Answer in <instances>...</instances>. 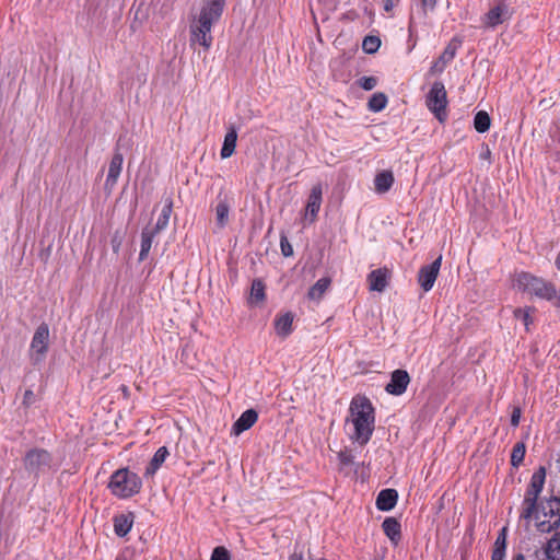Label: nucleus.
I'll return each mask as SVG.
<instances>
[{"mask_svg": "<svg viewBox=\"0 0 560 560\" xmlns=\"http://www.w3.org/2000/svg\"><path fill=\"white\" fill-rule=\"evenodd\" d=\"M330 285V279L329 278H322L319 279L310 290L307 293V296L310 300L318 302L325 294V292L328 290Z\"/></svg>", "mask_w": 560, "mask_h": 560, "instance_id": "cd10ccee", "label": "nucleus"}, {"mask_svg": "<svg viewBox=\"0 0 560 560\" xmlns=\"http://www.w3.org/2000/svg\"><path fill=\"white\" fill-rule=\"evenodd\" d=\"M515 284L520 290L528 292L539 299L551 301L556 299L557 290L555 285L542 279L527 272L517 275Z\"/></svg>", "mask_w": 560, "mask_h": 560, "instance_id": "39448f33", "label": "nucleus"}, {"mask_svg": "<svg viewBox=\"0 0 560 560\" xmlns=\"http://www.w3.org/2000/svg\"><path fill=\"white\" fill-rule=\"evenodd\" d=\"M374 408L371 401L363 396H355L349 407L347 424L352 427L349 432L351 440L364 445L371 439L374 430Z\"/></svg>", "mask_w": 560, "mask_h": 560, "instance_id": "f03ea898", "label": "nucleus"}, {"mask_svg": "<svg viewBox=\"0 0 560 560\" xmlns=\"http://www.w3.org/2000/svg\"><path fill=\"white\" fill-rule=\"evenodd\" d=\"M382 528L389 540L397 545L401 537L400 524L394 517H386L383 521Z\"/></svg>", "mask_w": 560, "mask_h": 560, "instance_id": "6ab92c4d", "label": "nucleus"}, {"mask_svg": "<svg viewBox=\"0 0 560 560\" xmlns=\"http://www.w3.org/2000/svg\"><path fill=\"white\" fill-rule=\"evenodd\" d=\"M224 1L205 0L200 11L192 18L189 25L191 45L198 44L205 50L210 49L213 40L211 28L222 15Z\"/></svg>", "mask_w": 560, "mask_h": 560, "instance_id": "f257e3e1", "label": "nucleus"}, {"mask_svg": "<svg viewBox=\"0 0 560 560\" xmlns=\"http://www.w3.org/2000/svg\"><path fill=\"white\" fill-rule=\"evenodd\" d=\"M258 415L254 409H248L244 411L241 417L233 424L232 431L234 434L238 435L242 432L248 430L254 425L257 421Z\"/></svg>", "mask_w": 560, "mask_h": 560, "instance_id": "2eb2a0df", "label": "nucleus"}, {"mask_svg": "<svg viewBox=\"0 0 560 560\" xmlns=\"http://www.w3.org/2000/svg\"><path fill=\"white\" fill-rule=\"evenodd\" d=\"M369 288L371 291L382 292L387 287V270L376 269L368 276Z\"/></svg>", "mask_w": 560, "mask_h": 560, "instance_id": "f3484780", "label": "nucleus"}, {"mask_svg": "<svg viewBox=\"0 0 560 560\" xmlns=\"http://www.w3.org/2000/svg\"><path fill=\"white\" fill-rule=\"evenodd\" d=\"M513 15L510 5L504 1H498L483 16L482 21L487 27L494 28L509 21Z\"/></svg>", "mask_w": 560, "mask_h": 560, "instance_id": "1a4fd4ad", "label": "nucleus"}, {"mask_svg": "<svg viewBox=\"0 0 560 560\" xmlns=\"http://www.w3.org/2000/svg\"><path fill=\"white\" fill-rule=\"evenodd\" d=\"M380 45H381V40H380L378 37H376V36H366L363 39L362 48H363V50L365 52L373 54V52H375L380 48Z\"/></svg>", "mask_w": 560, "mask_h": 560, "instance_id": "c9c22d12", "label": "nucleus"}, {"mask_svg": "<svg viewBox=\"0 0 560 560\" xmlns=\"http://www.w3.org/2000/svg\"><path fill=\"white\" fill-rule=\"evenodd\" d=\"M280 245H281L282 254L285 257L291 256L293 254L292 246L289 244V242H288V240L285 237L281 238Z\"/></svg>", "mask_w": 560, "mask_h": 560, "instance_id": "58836bf2", "label": "nucleus"}, {"mask_svg": "<svg viewBox=\"0 0 560 560\" xmlns=\"http://www.w3.org/2000/svg\"><path fill=\"white\" fill-rule=\"evenodd\" d=\"M49 345V328L47 324H40L32 338L30 346V358L33 362H40L48 350Z\"/></svg>", "mask_w": 560, "mask_h": 560, "instance_id": "6e6552de", "label": "nucleus"}, {"mask_svg": "<svg viewBox=\"0 0 560 560\" xmlns=\"http://www.w3.org/2000/svg\"><path fill=\"white\" fill-rule=\"evenodd\" d=\"M490 155V150L487 148L486 152L482 154L483 158H488Z\"/></svg>", "mask_w": 560, "mask_h": 560, "instance_id": "8fccbe9b", "label": "nucleus"}, {"mask_svg": "<svg viewBox=\"0 0 560 560\" xmlns=\"http://www.w3.org/2000/svg\"><path fill=\"white\" fill-rule=\"evenodd\" d=\"M124 156L121 153L116 152L109 163L107 177L105 180V188L112 190L120 176L122 170Z\"/></svg>", "mask_w": 560, "mask_h": 560, "instance_id": "4468645a", "label": "nucleus"}, {"mask_svg": "<svg viewBox=\"0 0 560 560\" xmlns=\"http://www.w3.org/2000/svg\"><path fill=\"white\" fill-rule=\"evenodd\" d=\"M339 459L340 462L343 464V465H350L352 463V457L350 454H347V453H340L339 454Z\"/></svg>", "mask_w": 560, "mask_h": 560, "instance_id": "79ce46f5", "label": "nucleus"}, {"mask_svg": "<svg viewBox=\"0 0 560 560\" xmlns=\"http://www.w3.org/2000/svg\"><path fill=\"white\" fill-rule=\"evenodd\" d=\"M108 488L114 495L126 499L140 491L141 480L137 474L122 468L112 475Z\"/></svg>", "mask_w": 560, "mask_h": 560, "instance_id": "20e7f679", "label": "nucleus"}, {"mask_svg": "<svg viewBox=\"0 0 560 560\" xmlns=\"http://www.w3.org/2000/svg\"><path fill=\"white\" fill-rule=\"evenodd\" d=\"M292 324H293V315L291 313H285L282 315H279L275 319V329L277 335L281 337H287L292 331Z\"/></svg>", "mask_w": 560, "mask_h": 560, "instance_id": "393cba45", "label": "nucleus"}, {"mask_svg": "<svg viewBox=\"0 0 560 560\" xmlns=\"http://www.w3.org/2000/svg\"><path fill=\"white\" fill-rule=\"evenodd\" d=\"M289 560H303V556L301 552H293L290 556Z\"/></svg>", "mask_w": 560, "mask_h": 560, "instance_id": "37998d69", "label": "nucleus"}, {"mask_svg": "<svg viewBox=\"0 0 560 560\" xmlns=\"http://www.w3.org/2000/svg\"><path fill=\"white\" fill-rule=\"evenodd\" d=\"M231 205L226 199H220L215 207V221L220 229L224 228L229 221Z\"/></svg>", "mask_w": 560, "mask_h": 560, "instance_id": "bb28decb", "label": "nucleus"}, {"mask_svg": "<svg viewBox=\"0 0 560 560\" xmlns=\"http://www.w3.org/2000/svg\"><path fill=\"white\" fill-rule=\"evenodd\" d=\"M521 419V410L518 408H515L511 416V424L513 427H517Z\"/></svg>", "mask_w": 560, "mask_h": 560, "instance_id": "ea45409f", "label": "nucleus"}, {"mask_svg": "<svg viewBox=\"0 0 560 560\" xmlns=\"http://www.w3.org/2000/svg\"><path fill=\"white\" fill-rule=\"evenodd\" d=\"M172 209H173V200L170 197H166L163 200L162 209L160 211V214H159V218L156 220L155 226L152 230H154L155 232L160 233L161 231H163L167 226L168 221H170V217H171V213H172Z\"/></svg>", "mask_w": 560, "mask_h": 560, "instance_id": "aec40b11", "label": "nucleus"}, {"mask_svg": "<svg viewBox=\"0 0 560 560\" xmlns=\"http://www.w3.org/2000/svg\"><path fill=\"white\" fill-rule=\"evenodd\" d=\"M436 5V0H422V8L424 12L433 11Z\"/></svg>", "mask_w": 560, "mask_h": 560, "instance_id": "a19ab883", "label": "nucleus"}, {"mask_svg": "<svg viewBox=\"0 0 560 560\" xmlns=\"http://www.w3.org/2000/svg\"><path fill=\"white\" fill-rule=\"evenodd\" d=\"M513 560H525V557L522 553H517L514 556Z\"/></svg>", "mask_w": 560, "mask_h": 560, "instance_id": "49530a36", "label": "nucleus"}, {"mask_svg": "<svg viewBox=\"0 0 560 560\" xmlns=\"http://www.w3.org/2000/svg\"><path fill=\"white\" fill-rule=\"evenodd\" d=\"M113 248H114V250H115V252H117V250H118V248H119V243H115V244L113 245Z\"/></svg>", "mask_w": 560, "mask_h": 560, "instance_id": "3c124183", "label": "nucleus"}, {"mask_svg": "<svg viewBox=\"0 0 560 560\" xmlns=\"http://www.w3.org/2000/svg\"><path fill=\"white\" fill-rule=\"evenodd\" d=\"M393 7V3L388 0L386 3H385V10L386 11H389Z\"/></svg>", "mask_w": 560, "mask_h": 560, "instance_id": "de8ad7c7", "label": "nucleus"}, {"mask_svg": "<svg viewBox=\"0 0 560 560\" xmlns=\"http://www.w3.org/2000/svg\"><path fill=\"white\" fill-rule=\"evenodd\" d=\"M394 184V175L390 171H383L376 174L374 178V188L378 194H384L390 189Z\"/></svg>", "mask_w": 560, "mask_h": 560, "instance_id": "5701e85b", "label": "nucleus"}, {"mask_svg": "<svg viewBox=\"0 0 560 560\" xmlns=\"http://www.w3.org/2000/svg\"><path fill=\"white\" fill-rule=\"evenodd\" d=\"M358 84L365 91H371L377 85L375 77H363L358 81Z\"/></svg>", "mask_w": 560, "mask_h": 560, "instance_id": "e433bc0d", "label": "nucleus"}, {"mask_svg": "<svg viewBox=\"0 0 560 560\" xmlns=\"http://www.w3.org/2000/svg\"><path fill=\"white\" fill-rule=\"evenodd\" d=\"M265 298V284L259 279L254 280L250 288L248 304L250 306H259L264 303Z\"/></svg>", "mask_w": 560, "mask_h": 560, "instance_id": "b1692460", "label": "nucleus"}, {"mask_svg": "<svg viewBox=\"0 0 560 560\" xmlns=\"http://www.w3.org/2000/svg\"><path fill=\"white\" fill-rule=\"evenodd\" d=\"M553 301H555V303H553V304H555V306H556V307H558V308H560V296H557V295H556V299H553Z\"/></svg>", "mask_w": 560, "mask_h": 560, "instance_id": "a18cd8bd", "label": "nucleus"}, {"mask_svg": "<svg viewBox=\"0 0 560 560\" xmlns=\"http://www.w3.org/2000/svg\"><path fill=\"white\" fill-rule=\"evenodd\" d=\"M410 383V376L405 370H395L390 375V381L386 385L385 390L395 396L402 395Z\"/></svg>", "mask_w": 560, "mask_h": 560, "instance_id": "f8f14e48", "label": "nucleus"}, {"mask_svg": "<svg viewBox=\"0 0 560 560\" xmlns=\"http://www.w3.org/2000/svg\"><path fill=\"white\" fill-rule=\"evenodd\" d=\"M168 456V451L165 446H161L155 454L153 455L152 459L150 460L148 467L145 468L144 476L152 477L158 469L162 466V464L165 462L166 457Z\"/></svg>", "mask_w": 560, "mask_h": 560, "instance_id": "412c9836", "label": "nucleus"}, {"mask_svg": "<svg viewBox=\"0 0 560 560\" xmlns=\"http://www.w3.org/2000/svg\"><path fill=\"white\" fill-rule=\"evenodd\" d=\"M442 264V256H439L432 264L421 267L418 273V282L425 291H430L439 275Z\"/></svg>", "mask_w": 560, "mask_h": 560, "instance_id": "9d476101", "label": "nucleus"}, {"mask_svg": "<svg viewBox=\"0 0 560 560\" xmlns=\"http://www.w3.org/2000/svg\"><path fill=\"white\" fill-rule=\"evenodd\" d=\"M446 90L442 82H434L427 96V106L435 115V117L443 121L446 117Z\"/></svg>", "mask_w": 560, "mask_h": 560, "instance_id": "0eeeda50", "label": "nucleus"}, {"mask_svg": "<svg viewBox=\"0 0 560 560\" xmlns=\"http://www.w3.org/2000/svg\"><path fill=\"white\" fill-rule=\"evenodd\" d=\"M442 65V61H440V58L434 62V65L432 66V70L434 71H439L440 67Z\"/></svg>", "mask_w": 560, "mask_h": 560, "instance_id": "c03bdc74", "label": "nucleus"}, {"mask_svg": "<svg viewBox=\"0 0 560 560\" xmlns=\"http://www.w3.org/2000/svg\"><path fill=\"white\" fill-rule=\"evenodd\" d=\"M545 553L548 560H560V534L548 541Z\"/></svg>", "mask_w": 560, "mask_h": 560, "instance_id": "7c9ffc66", "label": "nucleus"}, {"mask_svg": "<svg viewBox=\"0 0 560 560\" xmlns=\"http://www.w3.org/2000/svg\"><path fill=\"white\" fill-rule=\"evenodd\" d=\"M32 395H33V393L31 390H26L25 395H24V398L25 399L31 398Z\"/></svg>", "mask_w": 560, "mask_h": 560, "instance_id": "09e8293b", "label": "nucleus"}, {"mask_svg": "<svg viewBox=\"0 0 560 560\" xmlns=\"http://www.w3.org/2000/svg\"><path fill=\"white\" fill-rule=\"evenodd\" d=\"M528 521H534L536 528L540 533H550L560 525V499L550 498L541 501L533 511V516Z\"/></svg>", "mask_w": 560, "mask_h": 560, "instance_id": "7ed1b4c3", "label": "nucleus"}, {"mask_svg": "<svg viewBox=\"0 0 560 560\" xmlns=\"http://www.w3.org/2000/svg\"><path fill=\"white\" fill-rule=\"evenodd\" d=\"M322 185H314L306 202L304 212V223L312 224L316 221L322 205Z\"/></svg>", "mask_w": 560, "mask_h": 560, "instance_id": "9b49d317", "label": "nucleus"}, {"mask_svg": "<svg viewBox=\"0 0 560 560\" xmlns=\"http://www.w3.org/2000/svg\"><path fill=\"white\" fill-rule=\"evenodd\" d=\"M514 317L524 324L527 331L529 330V326L534 322L530 307L516 308L514 311Z\"/></svg>", "mask_w": 560, "mask_h": 560, "instance_id": "72a5a7b5", "label": "nucleus"}, {"mask_svg": "<svg viewBox=\"0 0 560 560\" xmlns=\"http://www.w3.org/2000/svg\"><path fill=\"white\" fill-rule=\"evenodd\" d=\"M387 105V96L384 93H375L369 101V109L372 112H381Z\"/></svg>", "mask_w": 560, "mask_h": 560, "instance_id": "473e14b6", "label": "nucleus"}, {"mask_svg": "<svg viewBox=\"0 0 560 560\" xmlns=\"http://www.w3.org/2000/svg\"><path fill=\"white\" fill-rule=\"evenodd\" d=\"M237 131L234 126H230L224 137L223 145L220 152L222 159H228L233 155L236 148Z\"/></svg>", "mask_w": 560, "mask_h": 560, "instance_id": "a211bd4d", "label": "nucleus"}, {"mask_svg": "<svg viewBox=\"0 0 560 560\" xmlns=\"http://www.w3.org/2000/svg\"><path fill=\"white\" fill-rule=\"evenodd\" d=\"M459 47V43L455 42V40H452L447 46L446 48L444 49V51L442 52V55L440 56V61H442V65L439 69V72L443 71L445 66L452 61L456 55V51Z\"/></svg>", "mask_w": 560, "mask_h": 560, "instance_id": "c756f323", "label": "nucleus"}, {"mask_svg": "<svg viewBox=\"0 0 560 560\" xmlns=\"http://www.w3.org/2000/svg\"><path fill=\"white\" fill-rule=\"evenodd\" d=\"M158 234L154 230L144 229L141 233V249L139 259L144 260L151 249L154 236Z\"/></svg>", "mask_w": 560, "mask_h": 560, "instance_id": "c85d7f7f", "label": "nucleus"}, {"mask_svg": "<svg viewBox=\"0 0 560 560\" xmlns=\"http://www.w3.org/2000/svg\"><path fill=\"white\" fill-rule=\"evenodd\" d=\"M132 523H133V515L131 513L120 514V515L115 516L114 529H115L116 535H118L120 537L126 536L130 532V529L132 527Z\"/></svg>", "mask_w": 560, "mask_h": 560, "instance_id": "4be33fe9", "label": "nucleus"}, {"mask_svg": "<svg viewBox=\"0 0 560 560\" xmlns=\"http://www.w3.org/2000/svg\"><path fill=\"white\" fill-rule=\"evenodd\" d=\"M211 560H230L229 551L224 547L214 548Z\"/></svg>", "mask_w": 560, "mask_h": 560, "instance_id": "4c0bfd02", "label": "nucleus"}, {"mask_svg": "<svg viewBox=\"0 0 560 560\" xmlns=\"http://www.w3.org/2000/svg\"><path fill=\"white\" fill-rule=\"evenodd\" d=\"M25 467L31 471H37L50 463V455L44 450H32L25 456Z\"/></svg>", "mask_w": 560, "mask_h": 560, "instance_id": "ddd939ff", "label": "nucleus"}, {"mask_svg": "<svg viewBox=\"0 0 560 560\" xmlns=\"http://www.w3.org/2000/svg\"><path fill=\"white\" fill-rule=\"evenodd\" d=\"M490 117L487 112L480 110L475 115L474 126L478 132H486L490 128Z\"/></svg>", "mask_w": 560, "mask_h": 560, "instance_id": "2f4dec72", "label": "nucleus"}, {"mask_svg": "<svg viewBox=\"0 0 560 560\" xmlns=\"http://www.w3.org/2000/svg\"><path fill=\"white\" fill-rule=\"evenodd\" d=\"M398 493L395 489H384L376 498V508L381 511H390L397 503Z\"/></svg>", "mask_w": 560, "mask_h": 560, "instance_id": "dca6fc26", "label": "nucleus"}, {"mask_svg": "<svg viewBox=\"0 0 560 560\" xmlns=\"http://www.w3.org/2000/svg\"><path fill=\"white\" fill-rule=\"evenodd\" d=\"M525 452L526 447L524 443H516L514 445L511 454V464L514 467H517L524 460Z\"/></svg>", "mask_w": 560, "mask_h": 560, "instance_id": "f704fd0d", "label": "nucleus"}, {"mask_svg": "<svg viewBox=\"0 0 560 560\" xmlns=\"http://www.w3.org/2000/svg\"><path fill=\"white\" fill-rule=\"evenodd\" d=\"M506 537L508 528L503 527L494 541L491 560H504L506 550Z\"/></svg>", "mask_w": 560, "mask_h": 560, "instance_id": "a878e982", "label": "nucleus"}, {"mask_svg": "<svg viewBox=\"0 0 560 560\" xmlns=\"http://www.w3.org/2000/svg\"><path fill=\"white\" fill-rule=\"evenodd\" d=\"M546 479V470L539 467L532 476L530 482L526 490L524 500L522 502L521 517L529 520L533 516V511L536 508L537 499L540 495Z\"/></svg>", "mask_w": 560, "mask_h": 560, "instance_id": "423d86ee", "label": "nucleus"}]
</instances>
